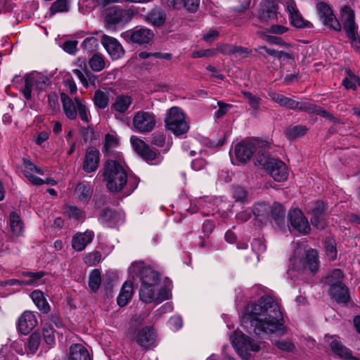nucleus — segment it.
I'll list each match as a JSON object with an SVG mask.
<instances>
[{"instance_id":"obj_16","label":"nucleus","mask_w":360,"mask_h":360,"mask_svg":"<svg viewBox=\"0 0 360 360\" xmlns=\"http://www.w3.org/2000/svg\"><path fill=\"white\" fill-rule=\"evenodd\" d=\"M122 36L128 41L138 44H148L153 39L154 34L150 30L141 27L123 32Z\"/></svg>"},{"instance_id":"obj_40","label":"nucleus","mask_w":360,"mask_h":360,"mask_svg":"<svg viewBox=\"0 0 360 360\" xmlns=\"http://www.w3.org/2000/svg\"><path fill=\"white\" fill-rule=\"evenodd\" d=\"M132 103V98L127 95L118 96L113 104L112 108L119 112H124L128 110Z\"/></svg>"},{"instance_id":"obj_49","label":"nucleus","mask_w":360,"mask_h":360,"mask_svg":"<svg viewBox=\"0 0 360 360\" xmlns=\"http://www.w3.org/2000/svg\"><path fill=\"white\" fill-rule=\"evenodd\" d=\"M70 8V0H57L51 6V13L66 12Z\"/></svg>"},{"instance_id":"obj_14","label":"nucleus","mask_w":360,"mask_h":360,"mask_svg":"<svg viewBox=\"0 0 360 360\" xmlns=\"http://www.w3.org/2000/svg\"><path fill=\"white\" fill-rule=\"evenodd\" d=\"M326 205L322 201L309 202L307 205V212L311 215V224L319 229H323L326 226L325 219Z\"/></svg>"},{"instance_id":"obj_41","label":"nucleus","mask_w":360,"mask_h":360,"mask_svg":"<svg viewBox=\"0 0 360 360\" xmlns=\"http://www.w3.org/2000/svg\"><path fill=\"white\" fill-rule=\"evenodd\" d=\"M270 214L272 216L278 226L282 227L284 225L285 210L281 204L274 203L271 207Z\"/></svg>"},{"instance_id":"obj_24","label":"nucleus","mask_w":360,"mask_h":360,"mask_svg":"<svg viewBox=\"0 0 360 360\" xmlns=\"http://www.w3.org/2000/svg\"><path fill=\"white\" fill-rule=\"evenodd\" d=\"M22 275L24 276V278L21 281L19 280H10L6 283V284L8 285H15L19 284L21 285H38L41 283V279L44 276V271H38V272H23Z\"/></svg>"},{"instance_id":"obj_59","label":"nucleus","mask_w":360,"mask_h":360,"mask_svg":"<svg viewBox=\"0 0 360 360\" xmlns=\"http://www.w3.org/2000/svg\"><path fill=\"white\" fill-rule=\"evenodd\" d=\"M65 213L70 218L74 219H79L82 217V211L75 206H67L65 210Z\"/></svg>"},{"instance_id":"obj_62","label":"nucleus","mask_w":360,"mask_h":360,"mask_svg":"<svg viewBox=\"0 0 360 360\" xmlns=\"http://www.w3.org/2000/svg\"><path fill=\"white\" fill-rule=\"evenodd\" d=\"M173 311V305L171 302H167L157 309L154 313V317L158 319L164 314L169 313Z\"/></svg>"},{"instance_id":"obj_51","label":"nucleus","mask_w":360,"mask_h":360,"mask_svg":"<svg viewBox=\"0 0 360 360\" xmlns=\"http://www.w3.org/2000/svg\"><path fill=\"white\" fill-rule=\"evenodd\" d=\"M341 19L343 24L354 22V11L348 6H345L341 9Z\"/></svg>"},{"instance_id":"obj_3","label":"nucleus","mask_w":360,"mask_h":360,"mask_svg":"<svg viewBox=\"0 0 360 360\" xmlns=\"http://www.w3.org/2000/svg\"><path fill=\"white\" fill-rule=\"evenodd\" d=\"M103 175L108 189L112 192L120 191L127 186L129 193H131L137 186L136 182L135 185L131 186L124 169L123 158L120 155H117V160L108 159Z\"/></svg>"},{"instance_id":"obj_6","label":"nucleus","mask_w":360,"mask_h":360,"mask_svg":"<svg viewBox=\"0 0 360 360\" xmlns=\"http://www.w3.org/2000/svg\"><path fill=\"white\" fill-rule=\"evenodd\" d=\"M290 261L297 271L316 272L319 266V261L317 251L309 249L302 252L301 248L295 250L293 257Z\"/></svg>"},{"instance_id":"obj_36","label":"nucleus","mask_w":360,"mask_h":360,"mask_svg":"<svg viewBox=\"0 0 360 360\" xmlns=\"http://www.w3.org/2000/svg\"><path fill=\"white\" fill-rule=\"evenodd\" d=\"M93 193L91 186L88 184L81 183L77 185L75 190L76 198L82 202H86L90 200Z\"/></svg>"},{"instance_id":"obj_7","label":"nucleus","mask_w":360,"mask_h":360,"mask_svg":"<svg viewBox=\"0 0 360 360\" xmlns=\"http://www.w3.org/2000/svg\"><path fill=\"white\" fill-rule=\"evenodd\" d=\"M49 84V78L43 74L37 72H32L24 77V85L22 86L21 92L26 100H30L40 91L44 90Z\"/></svg>"},{"instance_id":"obj_47","label":"nucleus","mask_w":360,"mask_h":360,"mask_svg":"<svg viewBox=\"0 0 360 360\" xmlns=\"http://www.w3.org/2000/svg\"><path fill=\"white\" fill-rule=\"evenodd\" d=\"M282 107H285L286 108L292 110H301L305 111H310L312 110V108H311L309 104L299 103L288 97L285 101V103H283Z\"/></svg>"},{"instance_id":"obj_52","label":"nucleus","mask_w":360,"mask_h":360,"mask_svg":"<svg viewBox=\"0 0 360 360\" xmlns=\"http://www.w3.org/2000/svg\"><path fill=\"white\" fill-rule=\"evenodd\" d=\"M43 336L45 342L53 346L55 344V335L53 328L49 325L45 326L43 328Z\"/></svg>"},{"instance_id":"obj_60","label":"nucleus","mask_w":360,"mask_h":360,"mask_svg":"<svg viewBox=\"0 0 360 360\" xmlns=\"http://www.w3.org/2000/svg\"><path fill=\"white\" fill-rule=\"evenodd\" d=\"M77 41L68 40L62 46L63 49L69 54L75 55L77 51Z\"/></svg>"},{"instance_id":"obj_32","label":"nucleus","mask_w":360,"mask_h":360,"mask_svg":"<svg viewBox=\"0 0 360 360\" xmlns=\"http://www.w3.org/2000/svg\"><path fill=\"white\" fill-rule=\"evenodd\" d=\"M69 360H92V358L84 345L77 343L70 347Z\"/></svg>"},{"instance_id":"obj_20","label":"nucleus","mask_w":360,"mask_h":360,"mask_svg":"<svg viewBox=\"0 0 360 360\" xmlns=\"http://www.w3.org/2000/svg\"><path fill=\"white\" fill-rule=\"evenodd\" d=\"M325 340L330 344L332 351L340 358L345 360H359L357 357L353 356L350 351L342 345L336 337L326 335Z\"/></svg>"},{"instance_id":"obj_50","label":"nucleus","mask_w":360,"mask_h":360,"mask_svg":"<svg viewBox=\"0 0 360 360\" xmlns=\"http://www.w3.org/2000/svg\"><path fill=\"white\" fill-rule=\"evenodd\" d=\"M98 46V41L94 37H87L82 43V47L87 53H93L96 50Z\"/></svg>"},{"instance_id":"obj_18","label":"nucleus","mask_w":360,"mask_h":360,"mask_svg":"<svg viewBox=\"0 0 360 360\" xmlns=\"http://www.w3.org/2000/svg\"><path fill=\"white\" fill-rule=\"evenodd\" d=\"M288 215L290 224L296 231L304 234L309 232V222L301 210L298 209L290 210Z\"/></svg>"},{"instance_id":"obj_29","label":"nucleus","mask_w":360,"mask_h":360,"mask_svg":"<svg viewBox=\"0 0 360 360\" xmlns=\"http://www.w3.org/2000/svg\"><path fill=\"white\" fill-rule=\"evenodd\" d=\"M343 28L346 35L349 40L352 48L356 50L360 49V33L358 32V26L354 22L343 24Z\"/></svg>"},{"instance_id":"obj_1","label":"nucleus","mask_w":360,"mask_h":360,"mask_svg":"<svg viewBox=\"0 0 360 360\" xmlns=\"http://www.w3.org/2000/svg\"><path fill=\"white\" fill-rule=\"evenodd\" d=\"M241 324L248 333L259 337L271 333L283 334L285 327L280 303L270 295L260 297L247 305Z\"/></svg>"},{"instance_id":"obj_46","label":"nucleus","mask_w":360,"mask_h":360,"mask_svg":"<svg viewBox=\"0 0 360 360\" xmlns=\"http://www.w3.org/2000/svg\"><path fill=\"white\" fill-rule=\"evenodd\" d=\"M101 272L98 269H94L89 277V287L91 292H96L101 285Z\"/></svg>"},{"instance_id":"obj_37","label":"nucleus","mask_w":360,"mask_h":360,"mask_svg":"<svg viewBox=\"0 0 360 360\" xmlns=\"http://www.w3.org/2000/svg\"><path fill=\"white\" fill-rule=\"evenodd\" d=\"M328 292L338 303H347L349 300L348 290L344 285L329 288Z\"/></svg>"},{"instance_id":"obj_55","label":"nucleus","mask_w":360,"mask_h":360,"mask_svg":"<svg viewBox=\"0 0 360 360\" xmlns=\"http://www.w3.org/2000/svg\"><path fill=\"white\" fill-rule=\"evenodd\" d=\"M307 131V128L304 126H295L288 129L287 136L288 139H296L303 136Z\"/></svg>"},{"instance_id":"obj_64","label":"nucleus","mask_w":360,"mask_h":360,"mask_svg":"<svg viewBox=\"0 0 360 360\" xmlns=\"http://www.w3.org/2000/svg\"><path fill=\"white\" fill-rule=\"evenodd\" d=\"M182 319L180 316H173L168 321V325L172 330H178L182 327Z\"/></svg>"},{"instance_id":"obj_25","label":"nucleus","mask_w":360,"mask_h":360,"mask_svg":"<svg viewBox=\"0 0 360 360\" xmlns=\"http://www.w3.org/2000/svg\"><path fill=\"white\" fill-rule=\"evenodd\" d=\"M94 237V233L92 231L87 230L83 233H77L72 237V247L76 251L81 252L92 241Z\"/></svg>"},{"instance_id":"obj_57","label":"nucleus","mask_w":360,"mask_h":360,"mask_svg":"<svg viewBox=\"0 0 360 360\" xmlns=\"http://www.w3.org/2000/svg\"><path fill=\"white\" fill-rule=\"evenodd\" d=\"M0 360H18V358L12 352L11 347L4 345L0 349Z\"/></svg>"},{"instance_id":"obj_23","label":"nucleus","mask_w":360,"mask_h":360,"mask_svg":"<svg viewBox=\"0 0 360 360\" xmlns=\"http://www.w3.org/2000/svg\"><path fill=\"white\" fill-rule=\"evenodd\" d=\"M99 150L94 147L87 148L83 163V169L88 172H92L97 169L99 163Z\"/></svg>"},{"instance_id":"obj_10","label":"nucleus","mask_w":360,"mask_h":360,"mask_svg":"<svg viewBox=\"0 0 360 360\" xmlns=\"http://www.w3.org/2000/svg\"><path fill=\"white\" fill-rule=\"evenodd\" d=\"M165 124L167 128L176 135L185 134L188 130L184 113L177 107H172L167 111Z\"/></svg>"},{"instance_id":"obj_8","label":"nucleus","mask_w":360,"mask_h":360,"mask_svg":"<svg viewBox=\"0 0 360 360\" xmlns=\"http://www.w3.org/2000/svg\"><path fill=\"white\" fill-rule=\"evenodd\" d=\"M257 162L264 167L275 181L282 182L287 180L289 175L288 168L281 160L269 158L267 153H262V158L259 156Z\"/></svg>"},{"instance_id":"obj_63","label":"nucleus","mask_w":360,"mask_h":360,"mask_svg":"<svg viewBox=\"0 0 360 360\" xmlns=\"http://www.w3.org/2000/svg\"><path fill=\"white\" fill-rule=\"evenodd\" d=\"M251 245L253 251L257 254L262 253L266 250V245L260 239H254Z\"/></svg>"},{"instance_id":"obj_26","label":"nucleus","mask_w":360,"mask_h":360,"mask_svg":"<svg viewBox=\"0 0 360 360\" xmlns=\"http://www.w3.org/2000/svg\"><path fill=\"white\" fill-rule=\"evenodd\" d=\"M283 4L286 6L292 25L298 28L304 27L305 25L304 20L298 11L295 1L292 0H283Z\"/></svg>"},{"instance_id":"obj_35","label":"nucleus","mask_w":360,"mask_h":360,"mask_svg":"<svg viewBox=\"0 0 360 360\" xmlns=\"http://www.w3.org/2000/svg\"><path fill=\"white\" fill-rule=\"evenodd\" d=\"M255 219L260 223H265L270 216L271 206L265 202L257 204L252 211Z\"/></svg>"},{"instance_id":"obj_17","label":"nucleus","mask_w":360,"mask_h":360,"mask_svg":"<svg viewBox=\"0 0 360 360\" xmlns=\"http://www.w3.org/2000/svg\"><path fill=\"white\" fill-rule=\"evenodd\" d=\"M134 13L131 9H110L107 15L106 21L111 25H122L128 22Z\"/></svg>"},{"instance_id":"obj_27","label":"nucleus","mask_w":360,"mask_h":360,"mask_svg":"<svg viewBox=\"0 0 360 360\" xmlns=\"http://www.w3.org/2000/svg\"><path fill=\"white\" fill-rule=\"evenodd\" d=\"M136 342L141 347L148 348L155 341V333L152 328L145 327L140 330L136 337Z\"/></svg>"},{"instance_id":"obj_53","label":"nucleus","mask_w":360,"mask_h":360,"mask_svg":"<svg viewBox=\"0 0 360 360\" xmlns=\"http://www.w3.org/2000/svg\"><path fill=\"white\" fill-rule=\"evenodd\" d=\"M326 254L330 260H334L337 257V250L333 239H328L325 243Z\"/></svg>"},{"instance_id":"obj_4","label":"nucleus","mask_w":360,"mask_h":360,"mask_svg":"<svg viewBox=\"0 0 360 360\" xmlns=\"http://www.w3.org/2000/svg\"><path fill=\"white\" fill-rule=\"evenodd\" d=\"M60 100L65 116L70 120H75L77 115L84 123H89L91 115L86 101L78 96L70 98L67 94L60 93Z\"/></svg>"},{"instance_id":"obj_61","label":"nucleus","mask_w":360,"mask_h":360,"mask_svg":"<svg viewBox=\"0 0 360 360\" xmlns=\"http://www.w3.org/2000/svg\"><path fill=\"white\" fill-rule=\"evenodd\" d=\"M276 346L281 350L285 352L292 351L295 348L294 344L288 340H282L275 342Z\"/></svg>"},{"instance_id":"obj_9","label":"nucleus","mask_w":360,"mask_h":360,"mask_svg":"<svg viewBox=\"0 0 360 360\" xmlns=\"http://www.w3.org/2000/svg\"><path fill=\"white\" fill-rule=\"evenodd\" d=\"M229 338L233 347L243 359H249L250 352L259 350V345L252 338L245 335L241 331H234Z\"/></svg>"},{"instance_id":"obj_15","label":"nucleus","mask_w":360,"mask_h":360,"mask_svg":"<svg viewBox=\"0 0 360 360\" xmlns=\"http://www.w3.org/2000/svg\"><path fill=\"white\" fill-rule=\"evenodd\" d=\"M316 8L319 16L325 25L335 31H340L341 30L340 23L328 4L324 2H319L317 4Z\"/></svg>"},{"instance_id":"obj_2","label":"nucleus","mask_w":360,"mask_h":360,"mask_svg":"<svg viewBox=\"0 0 360 360\" xmlns=\"http://www.w3.org/2000/svg\"><path fill=\"white\" fill-rule=\"evenodd\" d=\"M127 271L131 279L140 280L139 297L142 302L158 304L169 298L170 291L160 285L159 274L143 261L132 262Z\"/></svg>"},{"instance_id":"obj_58","label":"nucleus","mask_w":360,"mask_h":360,"mask_svg":"<svg viewBox=\"0 0 360 360\" xmlns=\"http://www.w3.org/2000/svg\"><path fill=\"white\" fill-rule=\"evenodd\" d=\"M101 261V254L98 252L89 253L84 257V262L89 266L97 264Z\"/></svg>"},{"instance_id":"obj_28","label":"nucleus","mask_w":360,"mask_h":360,"mask_svg":"<svg viewBox=\"0 0 360 360\" xmlns=\"http://www.w3.org/2000/svg\"><path fill=\"white\" fill-rule=\"evenodd\" d=\"M100 220L108 226H113L122 222L123 214L111 209H105L101 214Z\"/></svg>"},{"instance_id":"obj_19","label":"nucleus","mask_w":360,"mask_h":360,"mask_svg":"<svg viewBox=\"0 0 360 360\" xmlns=\"http://www.w3.org/2000/svg\"><path fill=\"white\" fill-rule=\"evenodd\" d=\"M101 44L113 60L120 58L124 54L122 45L112 37L103 35L101 39Z\"/></svg>"},{"instance_id":"obj_21","label":"nucleus","mask_w":360,"mask_h":360,"mask_svg":"<svg viewBox=\"0 0 360 360\" xmlns=\"http://www.w3.org/2000/svg\"><path fill=\"white\" fill-rule=\"evenodd\" d=\"M37 325L36 315L29 311L23 312L18 319V328L19 331L24 334H28Z\"/></svg>"},{"instance_id":"obj_39","label":"nucleus","mask_w":360,"mask_h":360,"mask_svg":"<svg viewBox=\"0 0 360 360\" xmlns=\"http://www.w3.org/2000/svg\"><path fill=\"white\" fill-rule=\"evenodd\" d=\"M30 297L34 304L40 311L44 313H47L49 311V304L41 291L35 290L31 293Z\"/></svg>"},{"instance_id":"obj_45","label":"nucleus","mask_w":360,"mask_h":360,"mask_svg":"<svg viewBox=\"0 0 360 360\" xmlns=\"http://www.w3.org/2000/svg\"><path fill=\"white\" fill-rule=\"evenodd\" d=\"M89 65L91 69L94 72H100L105 68V59L100 54L93 55L89 60Z\"/></svg>"},{"instance_id":"obj_11","label":"nucleus","mask_w":360,"mask_h":360,"mask_svg":"<svg viewBox=\"0 0 360 360\" xmlns=\"http://www.w3.org/2000/svg\"><path fill=\"white\" fill-rule=\"evenodd\" d=\"M46 172V169L37 167L29 160H23L22 173L33 185L40 186L44 184L56 185L57 184L56 181L53 179L46 178L42 179L37 176V175H44Z\"/></svg>"},{"instance_id":"obj_34","label":"nucleus","mask_w":360,"mask_h":360,"mask_svg":"<svg viewBox=\"0 0 360 360\" xmlns=\"http://www.w3.org/2000/svg\"><path fill=\"white\" fill-rule=\"evenodd\" d=\"M133 295V283L131 281H126L123 283L120 292L117 298V304L124 307L131 300Z\"/></svg>"},{"instance_id":"obj_22","label":"nucleus","mask_w":360,"mask_h":360,"mask_svg":"<svg viewBox=\"0 0 360 360\" xmlns=\"http://www.w3.org/2000/svg\"><path fill=\"white\" fill-rule=\"evenodd\" d=\"M278 5L274 1H266L261 5L259 18L263 22L276 20L278 15Z\"/></svg>"},{"instance_id":"obj_12","label":"nucleus","mask_w":360,"mask_h":360,"mask_svg":"<svg viewBox=\"0 0 360 360\" xmlns=\"http://www.w3.org/2000/svg\"><path fill=\"white\" fill-rule=\"evenodd\" d=\"M155 124V115L145 110L137 112L133 118V126L139 132H150L154 129Z\"/></svg>"},{"instance_id":"obj_38","label":"nucleus","mask_w":360,"mask_h":360,"mask_svg":"<svg viewBox=\"0 0 360 360\" xmlns=\"http://www.w3.org/2000/svg\"><path fill=\"white\" fill-rule=\"evenodd\" d=\"M9 226L13 235L20 236L24 231L23 222L20 216L15 212H12L9 217Z\"/></svg>"},{"instance_id":"obj_31","label":"nucleus","mask_w":360,"mask_h":360,"mask_svg":"<svg viewBox=\"0 0 360 360\" xmlns=\"http://www.w3.org/2000/svg\"><path fill=\"white\" fill-rule=\"evenodd\" d=\"M169 8L174 9L186 8L191 12L197 11L200 0H162Z\"/></svg>"},{"instance_id":"obj_48","label":"nucleus","mask_w":360,"mask_h":360,"mask_svg":"<svg viewBox=\"0 0 360 360\" xmlns=\"http://www.w3.org/2000/svg\"><path fill=\"white\" fill-rule=\"evenodd\" d=\"M182 149L184 151L190 150L191 156L195 155L197 153H202V149L199 147V142L195 139L184 141L182 143Z\"/></svg>"},{"instance_id":"obj_43","label":"nucleus","mask_w":360,"mask_h":360,"mask_svg":"<svg viewBox=\"0 0 360 360\" xmlns=\"http://www.w3.org/2000/svg\"><path fill=\"white\" fill-rule=\"evenodd\" d=\"M147 20L155 26L162 25L166 19L165 13L160 9H153L148 15Z\"/></svg>"},{"instance_id":"obj_56","label":"nucleus","mask_w":360,"mask_h":360,"mask_svg":"<svg viewBox=\"0 0 360 360\" xmlns=\"http://www.w3.org/2000/svg\"><path fill=\"white\" fill-rule=\"evenodd\" d=\"M243 94L245 98L247 99L251 108L255 110H257L259 106L260 98L248 91H243Z\"/></svg>"},{"instance_id":"obj_54","label":"nucleus","mask_w":360,"mask_h":360,"mask_svg":"<svg viewBox=\"0 0 360 360\" xmlns=\"http://www.w3.org/2000/svg\"><path fill=\"white\" fill-rule=\"evenodd\" d=\"M79 8L84 12H89L96 7L101 6L100 0H80Z\"/></svg>"},{"instance_id":"obj_13","label":"nucleus","mask_w":360,"mask_h":360,"mask_svg":"<svg viewBox=\"0 0 360 360\" xmlns=\"http://www.w3.org/2000/svg\"><path fill=\"white\" fill-rule=\"evenodd\" d=\"M131 143L134 150L150 164L158 165L161 162L160 155L152 150L141 139L131 136Z\"/></svg>"},{"instance_id":"obj_42","label":"nucleus","mask_w":360,"mask_h":360,"mask_svg":"<svg viewBox=\"0 0 360 360\" xmlns=\"http://www.w3.org/2000/svg\"><path fill=\"white\" fill-rule=\"evenodd\" d=\"M342 272L338 269L333 270L324 280V283L330 288H333L336 285H343L342 283Z\"/></svg>"},{"instance_id":"obj_5","label":"nucleus","mask_w":360,"mask_h":360,"mask_svg":"<svg viewBox=\"0 0 360 360\" xmlns=\"http://www.w3.org/2000/svg\"><path fill=\"white\" fill-rule=\"evenodd\" d=\"M267 143L257 139L243 141L235 146V155L236 158L241 162H246L250 160L252 155L257 159L259 156L262 158V153L266 154Z\"/></svg>"},{"instance_id":"obj_33","label":"nucleus","mask_w":360,"mask_h":360,"mask_svg":"<svg viewBox=\"0 0 360 360\" xmlns=\"http://www.w3.org/2000/svg\"><path fill=\"white\" fill-rule=\"evenodd\" d=\"M111 93H112V90L108 88H103L96 91L93 98L94 105L100 109L106 108L109 104Z\"/></svg>"},{"instance_id":"obj_30","label":"nucleus","mask_w":360,"mask_h":360,"mask_svg":"<svg viewBox=\"0 0 360 360\" xmlns=\"http://www.w3.org/2000/svg\"><path fill=\"white\" fill-rule=\"evenodd\" d=\"M118 145L119 141L115 135L111 134H107L105 135L103 143V152L108 156V159L117 160L118 155L122 158L120 153H112L113 149L117 148Z\"/></svg>"},{"instance_id":"obj_44","label":"nucleus","mask_w":360,"mask_h":360,"mask_svg":"<svg viewBox=\"0 0 360 360\" xmlns=\"http://www.w3.org/2000/svg\"><path fill=\"white\" fill-rule=\"evenodd\" d=\"M41 342L40 335L37 333H33L28 338L27 342L26 343V352L34 354Z\"/></svg>"}]
</instances>
